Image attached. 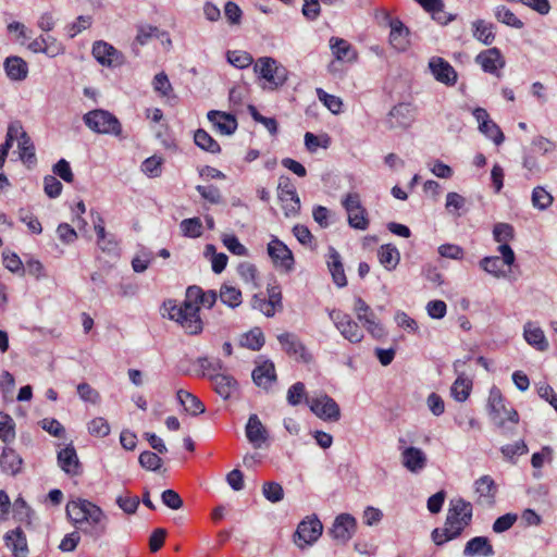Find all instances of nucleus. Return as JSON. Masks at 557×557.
<instances>
[{
    "mask_svg": "<svg viewBox=\"0 0 557 557\" xmlns=\"http://www.w3.org/2000/svg\"><path fill=\"white\" fill-rule=\"evenodd\" d=\"M218 298L214 290L202 292L198 286H190L186 292V300L176 305L169 300L164 302L169 319L177 322L187 334L197 335L202 331V321L199 317L197 301L207 308L213 307Z\"/></svg>",
    "mask_w": 557,
    "mask_h": 557,
    "instance_id": "obj_1",
    "label": "nucleus"
},
{
    "mask_svg": "<svg viewBox=\"0 0 557 557\" xmlns=\"http://www.w3.org/2000/svg\"><path fill=\"white\" fill-rule=\"evenodd\" d=\"M65 510L67 518L84 534L97 540L107 532L106 513L94 503L78 498L69 502Z\"/></svg>",
    "mask_w": 557,
    "mask_h": 557,
    "instance_id": "obj_2",
    "label": "nucleus"
},
{
    "mask_svg": "<svg viewBox=\"0 0 557 557\" xmlns=\"http://www.w3.org/2000/svg\"><path fill=\"white\" fill-rule=\"evenodd\" d=\"M472 505L463 498L451 499L446 516V531L457 537L471 523Z\"/></svg>",
    "mask_w": 557,
    "mask_h": 557,
    "instance_id": "obj_3",
    "label": "nucleus"
},
{
    "mask_svg": "<svg viewBox=\"0 0 557 557\" xmlns=\"http://www.w3.org/2000/svg\"><path fill=\"white\" fill-rule=\"evenodd\" d=\"M86 126L97 134H108L121 137L122 125L117 117L107 110L96 109L83 116Z\"/></svg>",
    "mask_w": 557,
    "mask_h": 557,
    "instance_id": "obj_4",
    "label": "nucleus"
},
{
    "mask_svg": "<svg viewBox=\"0 0 557 557\" xmlns=\"http://www.w3.org/2000/svg\"><path fill=\"white\" fill-rule=\"evenodd\" d=\"M323 524L317 516H308L301 520L293 535L294 544L300 549L313 545L322 535Z\"/></svg>",
    "mask_w": 557,
    "mask_h": 557,
    "instance_id": "obj_5",
    "label": "nucleus"
},
{
    "mask_svg": "<svg viewBox=\"0 0 557 557\" xmlns=\"http://www.w3.org/2000/svg\"><path fill=\"white\" fill-rule=\"evenodd\" d=\"M488 409L492 421L498 426L504 428L505 422L509 421L517 424L519 414L513 408H507L504 404L503 395L497 387H492L488 395Z\"/></svg>",
    "mask_w": 557,
    "mask_h": 557,
    "instance_id": "obj_6",
    "label": "nucleus"
},
{
    "mask_svg": "<svg viewBox=\"0 0 557 557\" xmlns=\"http://www.w3.org/2000/svg\"><path fill=\"white\" fill-rule=\"evenodd\" d=\"M255 72L265 79L272 89L284 85L287 79V70L270 57L259 58L255 63Z\"/></svg>",
    "mask_w": 557,
    "mask_h": 557,
    "instance_id": "obj_7",
    "label": "nucleus"
},
{
    "mask_svg": "<svg viewBox=\"0 0 557 557\" xmlns=\"http://www.w3.org/2000/svg\"><path fill=\"white\" fill-rule=\"evenodd\" d=\"M348 215V224L350 227L364 231L369 226L367 210L361 205L360 196L357 193L347 194L342 200Z\"/></svg>",
    "mask_w": 557,
    "mask_h": 557,
    "instance_id": "obj_8",
    "label": "nucleus"
},
{
    "mask_svg": "<svg viewBox=\"0 0 557 557\" xmlns=\"http://www.w3.org/2000/svg\"><path fill=\"white\" fill-rule=\"evenodd\" d=\"M310 410L320 419L336 422L341 419V409L337 403L326 394L306 398Z\"/></svg>",
    "mask_w": 557,
    "mask_h": 557,
    "instance_id": "obj_9",
    "label": "nucleus"
},
{
    "mask_svg": "<svg viewBox=\"0 0 557 557\" xmlns=\"http://www.w3.org/2000/svg\"><path fill=\"white\" fill-rule=\"evenodd\" d=\"M277 196L282 203L285 216H294L300 210V200L296 188L287 176L278 178Z\"/></svg>",
    "mask_w": 557,
    "mask_h": 557,
    "instance_id": "obj_10",
    "label": "nucleus"
},
{
    "mask_svg": "<svg viewBox=\"0 0 557 557\" xmlns=\"http://www.w3.org/2000/svg\"><path fill=\"white\" fill-rule=\"evenodd\" d=\"M329 315L344 338L352 344H357L362 341L363 332L349 314L342 312L341 310H332Z\"/></svg>",
    "mask_w": 557,
    "mask_h": 557,
    "instance_id": "obj_11",
    "label": "nucleus"
},
{
    "mask_svg": "<svg viewBox=\"0 0 557 557\" xmlns=\"http://www.w3.org/2000/svg\"><path fill=\"white\" fill-rule=\"evenodd\" d=\"M399 450L401 465L411 473L421 472L428 463L426 454L418 447L413 446H404L406 441L404 438H399Z\"/></svg>",
    "mask_w": 557,
    "mask_h": 557,
    "instance_id": "obj_12",
    "label": "nucleus"
},
{
    "mask_svg": "<svg viewBox=\"0 0 557 557\" xmlns=\"http://www.w3.org/2000/svg\"><path fill=\"white\" fill-rule=\"evenodd\" d=\"M495 242L499 243L497 250L503 256V262L508 267L515 263L516 256L508 243L513 238V227L508 223H497L493 230Z\"/></svg>",
    "mask_w": 557,
    "mask_h": 557,
    "instance_id": "obj_13",
    "label": "nucleus"
},
{
    "mask_svg": "<svg viewBox=\"0 0 557 557\" xmlns=\"http://www.w3.org/2000/svg\"><path fill=\"white\" fill-rule=\"evenodd\" d=\"M267 250L276 268L285 272H290L294 269L295 260L292 250L277 237L271 239Z\"/></svg>",
    "mask_w": 557,
    "mask_h": 557,
    "instance_id": "obj_14",
    "label": "nucleus"
},
{
    "mask_svg": "<svg viewBox=\"0 0 557 557\" xmlns=\"http://www.w3.org/2000/svg\"><path fill=\"white\" fill-rule=\"evenodd\" d=\"M354 310L358 320L363 323L364 327L372 336L380 338L384 335V329L376 320L375 313L362 298L357 297L355 299Z\"/></svg>",
    "mask_w": 557,
    "mask_h": 557,
    "instance_id": "obj_15",
    "label": "nucleus"
},
{
    "mask_svg": "<svg viewBox=\"0 0 557 557\" xmlns=\"http://www.w3.org/2000/svg\"><path fill=\"white\" fill-rule=\"evenodd\" d=\"M92 55L103 66L116 67L124 63V55L112 45L99 40L92 45Z\"/></svg>",
    "mask_w": 557,
    "mask_h": 557,
    "instance_id": "obj_16",
    "label": "nucleus"
},
{
    "mask_svg": "<svg viewBox=\"0 0 557 557\" xmlns=\"http://www.w3.org/2000/svg\"><path fill=\"white\" fill-rule=\"evenodd\" d=\"M470 359L471 357H467L465 360H456L454 362V370L457 373V379L451 385L450 394L457 401H465L472 389V381L466 376L462 370Z\"/></svg>",
    "mask_w": 557,
    "mask_h": 557,
    "instance_id": "obj_17",
    "label": "nucleus"
},
{
    "mask_svg": "<svg viewBox=\"0 0 557 557\" xmlns=\"http://www.w3.org/2000/svg\"><path fill=\"white\" fill-rule=\"evenodd\" d=\"M413 119V110L410 104L399 103L392 108L385 123L389 129H405L411 125Z\"/></svg>",
    "mask_w": 557,
    "mask_h": 557,
    "instance_id": "obj_18",
    "label": "nucleus"
},
{
    "mask_svg": "<svg viewBox=\"0 0 557 557\" xmlns=\"http://www.w3.org/2000/svg\"><path fill=\"white\" fill-rule=\"evenodd\" d=\"M356 531V519L349 513H341L330 529V535L341 542H348Z\"/></svg>",
    "mask_w": 557,
    "mask_h": 557,
    "instance_id": "obj_19",
    "label": "nucleus"
},
{
    "mask_svg": "<svg viewBox=\"0 0 557 557\" xmlns=\"http://www.w3.org/2000/svg\"><path fill=\"white\" fill-rule=\"evenodd\" d=\"M475 62L482 70L493 75H499V70L505 66V58L498 48H490L475 57Z\"/></svg>",
    "mask_w": 557,
    "mask_h": 557,
    "instance_id": "obj_20",
    "label": "nucleus"
},
{
    "mask_svg": "<svg viewBox=\"0 0 557 557\" xmlns=\"http://www.w3.org/2000/svg\"><path fill=\"white\" fill-rule=\"evenodd\" d=\"M429 69L437 82L448 86H453L457 83V72L443 58H431L429 61Z\"/></svg>",
    "mask_w": 557,
    "mask_h": 557,
    "instance_id": "obj_21",
    "label": "nucleus"
},
{
    "mask_svg": "<svg viewBox=\"0 0 557 557\" xmlns=\"http://www.w3.org/2000/svg\"><path fill=\"white\" fill-rule=\"evenodd\" d=\"M252 371V380L259 386L269 388L276 381L274 363L271 360L259 357Z\"/></svg>",
    "mask_w": 557,
    "mask_h": 557,
    "instance_id": "obj_22",
    "label": "nucleus"
},
{
    "mask_svg": "<svg viewBox=\"0 0 557 557\" xmlns=\"http://www.w3.org/2000/svg\"><path fill=\"white\" fill-rule=\"evenodd\" d=\"M224 368L223 362L208 357H198L191 362V373L196 376L208 377L212 381L213 375H218Z\"/></svg>",
    "mask_w": 557,
    "mask_h": 557,
    "instance_id": "obj_23",
    "label": "nucleus"
},
{
    "mask_svg": "<svg viewBox=\"0 0 557 557\" xmlns=\"http://www.w3.org/2000/svg\"><path fill=\"white\" fill-rule=\"evenodd\" d=\"M58 465L71 476H77L83 472V467L72 445H67L58 453Z\"/></svg>",
    "mask_w": 557,
    "mask_h": 557,
    "instance_id": "obj_24",
    "label": "nucleus"
},
{
    "mask_svg": "<svg viewBox=\"0 0 557 557\" xmlns=\"http://www.w3.org/2000/svg\"><path fill=\"white\" fill-rule=\"evenodd\" d=\"M478 503L485 506H492L495 503L497 486L490 475H483L474 483Z\"/></svg>",
    "mask_w": 557,
    "mask_h": 557,
    "instance_id": "obj_25",
    "label": "nucleus"
},
{
    "mask_svg": "<svg viewBox=\"0 0 557 557\" xmlns=\"http://www.w3.org/2000/svg\"><path fill=\"white\" fill-rule=\"evenodd\" d=\"M208 120L222 135H232L237 129V120L230 113L213 110L208 113Z\"/></svg>",
    "mask_w": 557,
    "mask_h": 557,
    "instance_id": "obj_26",
    "label": "nucleus"
},
{
    "mask_svg": "<svg viewBox=\"0 0 557 557\" xmlns=\"http://www.w3.org/2000/svg\"><path fill=\"white\" fill-rule=\"evenodd\" d=\"M4 542L11 549L13 557H27V540L21 528H16L4 535Z\"/></svg>",
    "mask_w": 557,
    "mask_h": 557,
    "instance_id": "obj_27",
    "label": "nucleus"
},
{
    "mask_svg": "<svg viewBox=\"0 0 557 557\" xmlns=\"http://www.w3.org/2000/svg\"><path fill=\"white\" fill-rule=\"evenodd\" d=\"M523 336L527 343L539 351H545L548 349V342L545 337L544 331L534 322L529 321L524 324Z\"/></svg>",
    "mask_w": 557,
    "mask_h": 557,
    "instance_id": "obj_28",
    "label": "nucleus"
},
{
    "mask_svg": "<svg viewBox=\"0 0 557 557\" xmlns=\"http://www.w3.org/2000/svg\"><path fill=\"white\" fill-rule=\"evenodd\" d=\"M23 466L22 457L11 447H4L0 455V467L3 473L16 475Z\"/></svg>",
    "mask_w": 557,
    "mask_h": 557,
    "instance_id": "obj_29",
    "label": "nucleus"
},
{
    "mask_svg": "<svg viewBox=\"0 0 557 557\" xmlns=\"http://www.w3.org/2000/svg\"><path fill=\"white\" fill-rule=\"evenodd\" d=\"M330 47L335 59L344 62H355L358 53L355 48L345 39L332 37L330 39Z\"/></svg>",
    "mask_w": 557,
    "mask_h": 557,
    "instance_id": "obj_30",
    "label": "nucleus"
},
{
    "mask_svg": "<svg viewBox=\"0 0 557 557\" xmlns=\"http://www.w3.org/2000/svg\"><path fill=\"white\" fill-rule=\"evenodd\" d=\"M277 339L286 354L295 358H300L305 361L308 360L306 347L296 335L292 333H284L278 335Z\"/></svg>",
    "mask_w": 557,
    "mask_h": 557,
    "instance_id": "obj_31",
    "label": "nucleus"
},
{
    "mask_svg": "<svg viewBox=\"0 0 557 557\" xmlns=\"http://www.w3.org/2000/svg\"><path fill=\"white\" fill-rule=\"evenodd\" d=\"M246 436L255 446L260 447L268 438V433L257 414H251L246 425Z\"/></svg>",
    "mask_w": 557,
    "mask_h": 557,
    "instance_id": "obj_32",
    "label": "nucleus"
},
{
    "mask_svg": "<svg viewBox=\"0 0 557 557\" xmlns=\"http://www.w3.org/2000/svg\"><path fill=\"white\" fill-rule=\"evenodd\" d=\"M463 555L466 557H488L494 555V549L487 537L475 536L467 542L463 549Z\"/></svg>",
    "mask_w": 557,
    "mask_h": 557,
    "instance_id": "obj_33",
    "label": "nucleus"
},
{
    "mask_svg": "<svg viewBox=\"0 0 557 557\" xmlns=\"http://www.w3.org/2000/svg\"><path fill=\"white\" fill-rule=\"evenodd\" d=\"M389 44L398 51H405L409 47V29L398 18L389 27Z\"/></svg>",
    "mask_w": 557,
    "mask_h": 557,
    "instance_id": "obj_34",
    "label": "nucleus"
},
{
    "mask_svg": "<svg viewBox=\"0 0 557 557\" xmlns=\"http://www.w3.org/2000/svg\"><path fill=\"white\" fill-rule=\"evenodd\" d=\"M4 70L12 81H24L28 74L27 63L20 57H9L4 61Z\"/></svg>",
    "mask_w": 557,
    "mask_h": 557,
    "instance_id": "obj_35",
    "label": "nucleus"
},
{
    "mask_svg": "<svg viewBox=\"0 0 557 557\" xmlns=\"http://www.w3.org/2000/svg\"><path fill=\"white\" fill-rule=\"evenodd\" d=\"M327 265H329V269L332 274L334 283L338 287L346 286L347 278L345 275L343 263L341 261V256L334 248L330 249Z\"/></svg>",
    "mask_w": 557,
    "mask_h": 557,
    "instance_id": "obj_36",
    "label": "nucleus"
},
{
    "mask_svg": "<svg viewBox=\"0 0 557 557\" xmlns=\"http://www.w3.org/2000/svg\"><path fill=\"white\" fill-rule=\"evenodd\" d=\"M214 391L224 399H227L237 388V381L225 373H219L212 376Z\"/></svg>",
    "mask_w": 557,
    "mask_h": 557,
    "instance_id": "obj_37",
    "label": "nucleus"
},
{
    "mask_svg": "<svg viewBox=\"0 0 557 557\" xmlns=\"http://www.w3.org/2000/svg\"><path fill=\"white\" fill-rule=\"evenodd\" d=\"M176 396H177L180 404L184 407V409L188 413H190L193 416H197V414L205 412L203 403L194 394H191L187 391H184V389H180V391H177Z\"/></svg>",
    "mask_w": 557,
    "mask_h": 557,
    "instance_id": "obj_38",
    "label": "nucleus"
},
{
    "mask_svg": "<svg viewBox=\"0 0 557 557\" xmlns=\"http://www.w3.org/2000/svg\"><path fill=\"white\" fill-rule=\"evenodd\" d=\"M377 257L380 263L388 271L394 270L400 260L398 249L391 244L382 245L377 250Z\"/></svg>",
    "mask_w": 557,
    "mask_h": 557,
    "instance_id": "obj_39",
    "label": "nucleus"
},
{
    "mask_svg": "<svg viewBox=\"0 0 557 557\" xmlns=\"http://www.w3.org/2000/svg\"><path fill=\"white\" fill-rule=\"evenodd\" d=\"M264 343V335L260 327H253L239 337V345L253 351L260 350Z\"/></svg>",
    "mask_w": 557,
    "mask_h": 557,
    "instance_id": "obj_40",
    "label": "nucleus"
},
{
    "mask_svg": "<svg viewBox=\"0 0 557 557\" xmlns=\"http://www.w3.org/2000/svg\"><path fill=\"white\" fill-rule=\"evenodd\" d=\"M473 37L484 45H491L495 40L494 25L484 20L472 22Z\"/></svg>",
    "mask_w": 557,
    "mask_h": 557,
    "instance_id": "obj_41",
    "label": "nucleus"
},
{
    "mask_svg": "<svg viewBox=\"0 0 557 557\" xmlns=\"http://www.w3.org/2000/svg\"><path fill=\"white\" fill-rule=\"evenodd\" d=\"M494 16L498 22L512 28L521 29L524 26V23L505 5H497L494 9Z\"/></svg>",
    "mask_w": 557,
    "mask_h": 557,
    "instance_id": "obj_42",
    "label": "nucleus"
},
{
    "mask_svg": "<svg viewBox=\"0 0 557 557\" xmlns=\"http://www.w3.org/2000/svg\"><path fill=\"white\" fill-rule=\"evenodd\" d=\"M504 265L507 264L503 262V257L497 256L484 257L480 261L481 269L497 278L506 276V271L503 269Z\"/></svg>",
    "mask_w": 557,
    "mask_h": 557,
    "instance_id": "obj_43",
    "label": "nucleus"
},
{
    "mask_svg": "<svg viewBox=\"0 0 557 557\" xmlns=\"http://www.w3.org/2000/svg\"><path fill=\"white\" fill-rule=\"evenodd\" d=\"M194 141L200 149L210 153H219L221 151V147L218 141L214 140L205 129L196 131Z\"/></svg>",
    "mask_w": 557,
    "mask_h": 557,
    "instance_id": "obj_44",
    "label": "nucleus"
},
{
    "mask_svg": "<svg viewBox=\"0 0 557 557\" xmlns=\"http://www.w3.org/2000/svg\"><path fill=\"white\" fill-rule=\"evenodd\" d=\"M95 232L97 234V245L104 252H114L117 249V243L114 239H109L108 245H103L107 232L103 225V220L100 215H97V220H94Z\"/></svg>",
    "mask_w": 557,
    "mask_h": 557,
    "instance_id": "obj_45",
    "label": "nucleus"
},
{
    "mask_svg": "<svg viewBox=\"0 0 557 557\" xmlns=\"http://www.w3.org/2000/svg\"><path fill=\"white\" fill-rule=\"evenodd\" d=\"M219 296L223 304L232 308L238 307L242 304V292L232 285L223 284Z\"/></svg>",
    "mask_w": 557,
    "mask_h": 557,
    "instance_id": "obj_46",
    "label": "nucleus"
},
{
    "mask_svg": "<svg viewBox=\"0 0 557 557\" xmlns=\"http://www.w3.org/2000/svg\"><path fill=\"white\" fill-rule=\"evenodd\" d=\"M15 438V423L11 416L0 411V440L11 443Z\"/></svg>",
    "mask_w": 557,
    "mask_h": 557,
    "instance_id": "obj_47",
    "label": "nucleus"
},
{
    "mask_svg": "<svg viewBox=\"0 0 557 557\" xmlns=\"http://www.w3.org/2000/svg\"><path fill=\"white\" fill-rule=\"evenodd\" d=\"M237 272L246 284L251 285L252 288L258 287V270L255 264L240 262L237 267Z\"/></svg>",
    "mask_w": 557,
    "mask_h": 557,
    "instance_id": "obj_48",
    "label": "nucleus"
},
{
    "mask_svg": "<svg viewBox=\"0 0 557 557\" xmlns=\"http://www.w3.org/2000/svg\"><path fill=\"white\" fill-rule=\"evenodd\" d=\"M205 255H206V257L210 256L212 271L214 273L219 274L224 271V269L226 268V264H227V260H228V258L225 253H223V252L216 253L215 247L213 245H207Z\"/></svg>",
    "mask_w": 557,
    "mask_h": 557,
    "instance_id": "obj_49",
    "label": "nucleus"
},
{
    "mask_svg": "<svg viewBox=\"0 0 557 557\" xmlns=\"http://www.w3.org/2000/svg\"><path fill=\"white\" fill-rule=\"evenodd\" d=\"M553 196L542 186L535 187L532 191V205L539 210L547 209L553 203Z\"/></svg>",
    "mask_w": 557,
    "mask_h": 557,
    "instance_id": "obj_50",
    "label": "nucleus"
},
{
    "mask_svg": "<svg viewBox=\"0 0 557 557\" xmlns=\"http://www.w3.org/2000/svg\"><path fill=\"white\" fill-rule=\"evenodd\" d=\"M184 236L197 238L202 234V223L199 218L185 219L180 224Z\"/></svg>",
    "mask_w": 557,
    "mask_h": 557,
    "instance_id": "obj_51",
    "label": "nucleus"
},
{
    "mask_svg": "<svg viewBox=\"0 0 557 557\" xmlns=\"http://www.w3.org/2000/svg\"><path fill=\"white\" fill-rule=\"evenodd\" d=\"M318 99L334 114L342 112L343 102L339 97L330 95L322 88L317 89Z\"/></svg>",
    "mask_w": 557,
    "mask_h": 557,
    "instance_id": "obj_52",
    "label": "nucleus"
},
{
    "mask_svg": "<svg viewBox=\"0 0 557 557\" xmlns=\"http://www.w3.org/2000/svg\"><path fill=\"white\" fill-rule=\"evenodd\" d=\"M226 55L227 61L237 69H246L253 62L251 54L242 50L228 51Z\"/></svg>",
    "mask_w": 557,
    "mask_h": 557,
    "instance_id": "obj_53",
    "label": "nucleus"
},
{
    "mask_svg": "<svg viewBox=\"0 0 557 557\" xmlns=\"http://www.w3.org/2000/svg\"><path fill=\"white\" fill-rule=\"evenodd\" d=\"M269 299L265 304V308L261 307V311L267 317H272L275 312V307L282 305V293L278 286H272L268 289Z\"/></svg>",
    "mask_w": 557,
    "mask_h": 557,
    "instance_id": "obj_54",
    "label": "nucleus"
},
{
    "mask_svg": "<svg viewBox=\"0 0 557 557\" xmlns=\"http://www.w3.org/2000/svg\"><path fill=\"white\" fill-rule=\"evenodd\" d=\"M262 494L271 503H278L284 498V490L277 482H265L262 486Z\"/></svg>",
    "mask_w": 557,
    "mask_h": 557,
    "instance_id": "obj_55",
    "label": "nucleus"
},
{
    "mask_svg": "<svg viewBox=\"0 0 557 557\" xmlns=\"http://www.w3.org/2000/svg\"><path fill=\"white\" fill-rule=\"evenodd\" d=\"M18 149L21 159L25 162H34L35 161V147L27 134H22V138L18 140Z\"/></svg>",
    "mask_w": 557,
    "mask_h": 557,
    "instance_id": "obj_56",
    "label": "nucleus"
},
{
    "mask_svg": "<svg viewBox=\"0 0 557 557\" xmlns=\"http://www.w3.org/2000/svg\"><path fill=\"white\" fill-rule=\"evenodd\" d=\"M140 466L149 471H157L162 466V459L150 450H145L139 455Z\"/></svg>",
    "mask_w": 557,
    "mask_h": 557,
    "instance_id": "obj_57",
    "label": "nucleus"
},
{
    "mask_svg": "<svg viewBox=\"0 0 557 557\" xmlns=\"http://www.w3.org/2000/svg\"><path fill=\"white\" fill-rule=\"evenodd\" d=\"M196 190L205 200L212 205H219L222 202V194L220 189L214 185H198L196 186Z\"/></svg>",
    "mask_w": 557,
    "mask_h": 557,
    "instance_id": "obj_58",
    "label": "nucleus"
},
{
    "mask_svg": "<svg viewBox=\"0 0 557 557\" xmlns=\"http://www.w3.org/2000/svg\"><path fill=\"white\" fill-rule=\"evenodd\" d=\"M479 129L487 138L492 139L497 146H499L505 139L499 126L492 120H490L486 124H483V126H481Z\"/></svg>",
    "mask_w": 557,
    "mask_h": 557,
    "instance_id": "obj_59",
    "label": "nucleus"
},
{
    "mask_svg": "<svg viewBox=\"0 0 557 557\" xmlns=\"http://www.w3.org/2000/svg\"><path fill=\"white\" fill-rule=\"evenodd\" d=\"M222 242L232 253L240 257L248 255V249L238 240L235 235H224Z\"/></svg>",
    "mask_w": 557,
    "mask_h": 557,
    "instance_id": "obj_60",
    "label": "nucleus"
},
{
    "mask_svg": "<svg viewBox=\"0 0 557 557\" xmlns=\"http://www.w3.org/2000/svg\"><path fill=\"white\" fill-rule=\"evenodd\" d=\"M153 36H159V29L151 25H140L137 28V35L134 40V45L144 46Z\"/></svg>",
    "mask_w": 557,
    "mask_h": 557,
    "instance_id": "obj_61",
    "label": "nucleus"
},
{
    "mask_svg": "<svg viewBox=\"0 0 557 557\" xmlns=\"http://www.w3.org/2000/svg\"><path fill=\"white\" fill-rule=\"evenodd\" d=\"M162 160L159 157H150L141 164V170L150 177H158L161 174Z\"/></svg>",
    "mask_w": 557,
    "mask_h": 557,
    "instance_id": "obj_62",
    "label": "nucleus"
},
{
    "mask_svg": "<svg viewBox=\"0 0 557 557\" xmlns=\"http://www.w3.org/2000/svg\"><path fill=\"white\" fill-rule=\"evenodd\" d=\"M305 396H306L305 384L301 382H297L288 388L287 401L289 405L296 406L301 403V400Z\"/></svg>",
    "mask_w": 557,
    "mask_h": 557,
    "instance_id": "obj_63",
    "label": "nucleus"
},
{
    "mask_svg": "<svg viewBox=\"0 0 557 557\" xmlns=\"http://www.w3.org/2000/svg\"><path fill=\"white\" fill-rule=\"evenodd\" d=\"M53 173L61 177L66 183H72L74 181V174L70 166V163L65 159L59 160L53 165Z\"/></svg>",
    "mask_w": 557,
    "mask_h": 557,
    "instance_id": "obj_64",
    "label": "nucleus"
}]
</instances>
